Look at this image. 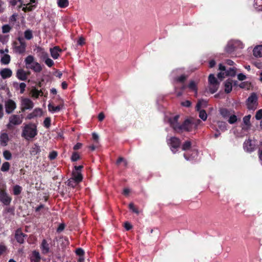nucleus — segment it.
<instances>
[{"label":"nucleus","mask_w":262,"mask_h":262,"mask_svg":"<svg viewBox=\"0 0 262 262\" xmlns=\"http://www.w3.org/2000/svg\"><path fill=\"white\" fill-rule=\"evenodd\" d=\"M225 91L227 93H230L232 90V80L228 79L225 82Z\"/></svg>","instance_id":"obj_28"},{"label":"nucleus","mask_w":262,"mask_h":262,"mask_svg":"<svg viewBox=\"0 0 262 262\" xmlns=\"http://www.w3.org/2000/svg\"><path fill=\"white\" fill-rule=\"evenodd\" d=\"M57 4L58 6L61 8H64L69 5L68 0H57Z\"/></svg>","instance_id":"obj_37"},{"label":"nucleus","mask_w":262,"mask_h":262,"mask_svg":"<svg viewBox=\"0 0 262 262\" xmlns=\"http://www.w3.org/2000/svg\"><path fill=\"white\" fill-rule=\"evenodd\" d=\"M32 97L36 98H38L39 95H43V93L41 90H38L36 89H33L31 91Z\"/></svg>","instance_id":"obj_40"},{"label":"nucleus","mask_w":262,"mask_h":262,"mask_svg":"<svg viewBox=\"0 0 262 262\" xmlns=\"http://www.w3.org/2000/svg\"><path fill=\"white\" fill-rule=\"evenodd\" d=\"M40 151V146L37 144L33 145L30 150V153L32 155H36Z\"/></svg>","instance_id":"obj_36"},{"label":"nucleus","mask_w":262,"mask_h":262,"mask_svg":"<svg viewBox=\"0 0 262 262\" xmlns=\"http://www.w3.org/2000/svg\"><path fill=\"white\" fill-rule=\"evenodd\" d=\"M76 253L79 256L83 255L84 254V251L81 248H78L76 250Z\"/></svg>","instance_id":"obj_62"},{"label":"nucleus","mask_w":262,"mask_h":262,"mask_svg":"<svg viewBox=\"0 0 262 262\" xmlns=\"http://www.w3.org/2000/svg\"><path fill=\"white\" fill-rule=\"evenodd\" d=\"M18 40L19 42V45L15 46L14 49L16 52L21 54L25 51L26 45L22 37H18Z\"/></svg>","instance_id":"obj_15"},{"label":"nucleus","mask_w":262,"mask_h":262,"mask_svg":"<svg viewBox=\"0 0 262 262\" xmlns=\"http://www.w3.org/2000/svg\"><path fill=\"white\" fill-rule=\"evenodd\" d=\"M259 158L261 162L262 165V142L260 144V147L259 150Z\"/></svg>","instance_id":"obj_64"},{"label":"nucleus","mask_w":262,"mask_h":262,"mask_svg":"<svg viewBox=\"0 0 262 262\" xmlns=\"http://www.w3.org/2000/svg\"><path fill=\"white\" fill-rule=\"evenodd\" d=\"M24 36L26 39L30 40L33 37L32 32L28 29L25 31Z\"/></svg>","instance_id":"obj_43"},{"label":"nucleus","mask_w":262,"mask_h":262,"mask_svg":"<svg viewBox=\"0 0 262 262\" xmlns=\"http://www.w3.org/2000/svg\"><path fill=\"white\" fill-rule=\"evenodd\" d=\"M192 122L194 126V128L196 129L198 126L200 124L201 121L199 119H190Z\"/></svg>","instance_id":"obj_57"},{"label":"nucleus","mask_w":262,"mask_h":262,"mask_svg":"<svg viewBox=\"0 0 262 262\" xmlns=\"http://www.w3.org/2000/svg\"><path fill=\"white\" fill-rule=\"evenodd\" d=\"M51 125V119L49 117L46 118L43 121V125L46 128H49Z\"/></svg>","instance_id":"obj_50"},{"label":"nucleus","mask_w":262,"mask_h":262,"mask_svg":"<svg viewBox=\"0 0 262 262\" xmlns=\"http://www.w3.org/2000/svg\"><path fill=\"white\" fill-rule=\"evenodd\" d=\"M36 5V2L35 0H30L29 3L27 4H24V7L23 10L25 11H31L35 8Z\"/></svg>","instance_id":"obj_19"},{"label":"nucleus","mask_w":262,"mask_h":262,"mask_svg":"<svg viewBox=\"0 0 262 262\" xmlns=\"http://www.w3.org/2000/svg\"><path fill=\"white\" fill-rule=\"evenodd\" d=\"M20 106L22 111H25L26 110H31L34 106L33 101L27 98H21L20 101Z\"/></svg>","instance_id":"obj_8"},{"label":"nucleus","mask_w":262,"mask_h":262,"mask_svg":"<svg viewBox=\"0 0 262 262\" xmlns=\"http://www.w3.org/2000/svg\"><path fill=\"white\" fill-rule=\"evenodd\" d=\"M228 122L230 124H233L235 123L237 121V117L235 115H232V114L230 115V116L228 117Z\"/></svg>","instance_id":"obj_46"},{"label":"nucleus","mask_w":262,"mask_h":262,"mask_svg":"<svg viewBox=\"0 0 262 262\" xmlns=\"http://www.w3.org/2000/svg\"><path fill=\"white\" fill-rule=\"evenodd\" d=\"M2 29L3 33H7L10 31L11 27L9 25H5L2 26Z\"/></svg>","instance_id":"obj_48"},{"label":"nucleus","mask_w":262,"mask_h":262,"mask_svg":"<svg viewBox=\"0 0 262 262\" xmlns=\"http://www.w3.org/2000/svg\"><path fill=\"white\" fill-rule=\"evenodd\" d=\"M79 159L80 156L77 152H74L73 153L72 156L71 157V160L72 161H76Z\"/></svg>","instance_id":"obj_51"},{"label":"nucleus","mask_w":262,"mask_h":262,"mask_svg":"<svg viewBox=\"0 0 262 262\" xmlns=\"http://www.w3.org/2000/svg\"><path fill=\"white\" fill-rule=\"evenodd\" d=\"M129 208L134 213L136 214H139V212L138 210L135 208L133 203H130L129 204Z\"/></svg>","instance_id":"obj_52"},{"label":"nucleus","mask_w":262,"mask_h":262,"mask_svg":"<svg viewBox=\"0 0 262 262\" xmlns=\"http://www.w3.org/2000/svg\"><path fill=\"white\" fill-rule=\"evenodd\" d=\"M199 112V117L203 120L206 121L207 118V115L206 111L204 110L200 109V111H197Z\"/></svg>","instance_id":"obj_39"},{"label":"nucleus","mask_w":262,"mask_h":262,"mask_svg":"<svg viewBox=\"0 0 262 262\" xmlns=\"http://www.w3.org/2000/svg\"><path fill=\"white\" fill-rule=\"evenodd\" d=\"M48 107L49 111L51 112L52 113H55L56 112H59L61 108V107L60 105L55 106L51 103H49L48 104Z\"/></svg>","instance_id":"obj_30"},{"label":"nucleus","mask_w":262,"mask_h":262,"mask_svg":"<svg viewBox=\"0 0 262 262\" xmlns=\"http://www.w3.org/2000/svg\"><path fill=\"white\" fill-rule=\"evenodd\" d=\"M194 128L192 121L190 119H187L181 125L180 132L183 130L190 132Z\"/></svg>","instance_id":"obj_11"},{"label":"nucleus","mask_w":262,"mask_h":262,"mask_svg":"<svg viewBox=\"0 0 262 262\" xmlns=\"http://www.w3.org/2000/svg\"><path fill=\"white\" fill-rule=\"evenodd\" d=\"M167 143L170 147L172 152L176 153L180 146V141L178 138L173 137L167 139Z\"/></svg>","instance_id":"obj_7"},{"label":"nucleus","mask_w":262,"mask_h":262,"mask_svg":"<svg viewBox=\"0 0 262 262\" xmlns=\"http://www.w3.org/2000/svg\"><path fill=\"white\" fill-rule=\"evenodd\" d=\"M243 48L244 45L241 41L231 40L228 42L225 48V51L228 53H231L238 49H242Z\"/></svg>","instance_id":"obj_3"},{"label":"nucleus","mask_w":262,"mask_h":262,"mask_svg":"<svg viewBox=\"0 0 262 262\" xmlns=\"http://www.w3.org/2000/svg\"><path fill=\"white\" fill-rule=\"evenodd\" d=\"M37 135L36 126L32 123L26 124L24 126L21 134V136L25 139L29 140L34 138Z\"/></svg>","instance_id":"obj_1"},{"label":"nucleus","mask_w":262,"mask_h":262,"mask_svg":"<svg viewBox=\"0 0 262 262\" xmlns=\"http://www.w3.org/2000/svg\"><path fill=\"white\" fill-rule=\"evenodd\" d=\"M209 84L219 83L213 74H210L208 77Z\"/></svg>","instance_id":"obj_42"},{"label":"nucleus","mask_w":262,"mask_h":262,"mask_svg":"<svg viewBox=\"0 0 262 262\" xmlns=\"http://www.w3.org/2000/svg\"><path fill=\"white\" fill-rule=\"evenodd\" d=\"M25 235L20 230H17L15 233V238L16 241L20 244H22L24 242Z\"/></svg>","instance_id":"obj_24"},{"label":"nucleus","mask_w":262,"mask_h":262,"mask_svg":"<svg viewBox=\"0 0 262 262\" xmlns=\"http://www.w3.org/2000/svg\"><path fill=\"white\" fill-rule=\"evenodd\" d=\"M11 60V57L9 55L6 53L5 54L2 55L1 58V62L3 64H8Z\"/></svg>","instance_id":"obj_27"},{"label":"nucleus","mask_w":262,"mask_h":262,"mask_svg":"<svg viewBox=\"0 0 262 262\" xmlns=\"http://www.w3.org/2000/svg\"><path fill=\"white\" fill-rule=\"evenodd\" d=\"M207 101L201 99L199 100L196 105V110L200 111L201 108H205L207 107Z\"/></svg>","instance_id":"obj_29"},{"label":"nucleus","mask_w":262,"mask_h":262,"mask_svg":"<svg viewBox=\"0 0 262 262\" xmlns=\"http://www.w3.org/2000/svg\"><path fill=\"white\" fill-rule=\"evenodd\" d=\"M78 184V182H77L76 181H75L72 178L68 181V185L72 187H76Z\"/></svg>","instance_id":"obj_49"},{"label":"nucleus","mask_w":262,"mask_h":262,"mask_svg":"<svg viewBox=\"0 0 262 262\" xmlns=\"http://www.w3.org/2000/svg\"><path fill=\"white\" fill-rule=\"evenodd\" d=\"M23 121V116L20 115H12L9 118V122L7 127L9 129H12L15 126L21 124Z\"/></svg>","instance_id":"obj_5"},{"label":"nucleus","mask_w":262,"mask_h":262,"mask_svg":"<svg viewBox=\"0 0 262 262\" xmlns=\"http://www.w3.org/2000/svg\"><path fill=\"white\" fill-rule=\"evenodd\" d=\"M237 78L239 80H244L246 79V76L244 74L240 73L237 75Z\"/></svg>","instance_id":"obj_63"},{"label":"nucleus","mask_w":262,"mask_h":262,"mask_svg":"<svg viewBox=\"0 0 262 262\" xmlns=\"http://www.w3.org/2000/svg\"><path fill=\"white\" fill-rule=\"evenodd\" d=\"M121 162H123L124 166H126L127 165L126 161L124 159H123V158H121V157L119 158L118 159V160L117 161V164H119Z\"/></svg>","instance_id":"obj_60"},{"label":"nucleus","mask_w":262,"mask_h":262,"mask_svg":"<svg viewBox=\"0 0 262 262\" xmlns=\"http://www.w3.org/2000/svg\"><path fill=\"white\" fill-rule=\"evenodd\" d=\"M253 54L256 57H262V45L256 46L253 50Z\"/></svg>","instance_id":"obj_23"},{"label":"nucleus","mask_w":262,"mask_h":262,"mask_svg":"<svg viewBox=\"0 0 262 262\" xmlns=\"http://www.w3.org/2000/svg\"><path fill=\"white\" fill-rule=\"evenodd\" d=\"M191 104V103L189 100H186L181 103V105L185 107H189Z\"/></svg>","instance_id":"obj_61"},{"label":"nucleus","mask_w":262,"mask_h":262,"mask_svg":"<svg viewBox=\"0 0 262 262\" xmlns=\"http://www.w3.org/2000/svg\"><path fill=\"white\" fill-rule=\"evenodd\" d=\"M219 70L221 72L218 74L217 77L221 80L226 76L233 77L236 75V70L234 68H230L226 70V67L222 64L219 65Z\"/></svg>","instance_id":"obj_4"},{"label":"nucleus","mask_w":262,"mask_h":262,"mask_svg":"<svg viewBox=\"0 0 262 262\" xmlns=\"http://www.w3.org/2000/svg\"><path fill=\"white\" fill-rule=\"evenodd\" d=\"M26 87V84L25 83L21 82V83H19V89H20V93L21 94L24 93V92H25Z\"/></svg>","instance_id":"obj_55"},{"label":"nucleus","mask_w":262,"mask_h":262,"mask_svg":"<svg viewBox=\"0 0 262 262\" xmlns=\"http://www.w3.org/2000/svg\"><path fill=\"white\" fill-rule=\"evenodd\" d=\"M219 86V83L209 84L208 90L211 94H213L217 91Z\"/></svg>","instance_id":"obj_33"},{"label":"nucleus","mask_w":262,"mask_h":262,"mask_svg":"<svg viewBox=\"0 0 262 262\" xmlns=\"http://www.w3.org/2000/svg\"><path fill=\"white\" fill-rule=\"evenodd\" d=\"M251 116L248 115L246 116L243 118V122L244 124L247 126V128H249L250 126V120Z\"/></svg>","instance_id":"obj_45"},{"label":"nucleus","mask_w":262,"mask_h":262,"mask_svg":"<svg viewBox=\"0 0 262 262\" xmlns=\"http://www.w3.org/2000/svg\"><path fill=\"white\" fill-rule=\"evenodd\" d=\"M258 105L257 97L255 93H252L247 100V105L249 110H254Z\"/></svg>","instance_id":"obj_6"},{"label":"nucleus","mask_w":262,"mask_h":262,"mask_svg":"<svg viewBox=\"0 0 262 262\" xmlns=\"http://www.w3.org/2000/svg\"><path fill=\"white\" fill-rule=\"evenodd\" d=\"M82 176L81 171H73L72 179L76 181L78 183L82 180Z\"/></svg>","instance_id":"obj_25"},{"label":"nucleus","mask_w":262,"mask_h":262,"mask_svg":"<svg viewBox=\"0 0 262 262\" xmlns=\"http://www.w3.org/2000/svg\"><path fill=\"white\" fill-rule=\"evenodd\" d=\"M179 115H176L169 119V123L173 129L177 132H180L181 125L178 123Z\"/></svg>","instance_id":"obj_12"},{"label":"nucleus","mask_w":262,"mask_h":262,"mask_svg":"<svg viewBox=\"0 0 262 262\" xmlns=\"http://www.w3.org/2000/svg\"><path fill=\"white\" fill-rule=\"evenodd\" d=\"M31 262H39L40 259V254L36 251L32 252L30 257Z\"/></svg>","instance_id":"obj_26"},{"label":"nucleus","mask_w":262,"mask_h":262,"mask_svg":"<svg viewBox=\"0 0 262 262\" xmlns=\"http://www.w3.org/2000/svg\"><path fill=\"white\" fill-rule=\"evenodd\" d=\"M181 69L173 70L171 74V76L173 78L174 81L179 82H183L186 80L187 77L183 74L178 76V74H181Z\"/></svg>","instance_id":"obj_10"},{"label":"nucleus","mask_w":262,"mask_h":262,"mask_svg":"<svg viewBox=\"0 0 262 262\" xmlns=\"http://www.w3.org/2000/svg\"><path fill=\"white\" fill-rule=\"evenodd\" d=\"M220 113L222 116L225 119L228 118L231 114L230 111L224 108L220 109Z\"/></svg>","instance_id":"obj_32"},{"label":"nucleus","mask_w":262,"mask_h":262,"mask_svg":"<svg viewBox=\"0 0 262 262\" xmlns=\"http://www.w3.org/2000/svg\"><path fill=\"white\" fill-rule=\"evenodd\" d=\"M255 118L256 120H260L262 118V109H260L257 111L255 115Z\"/></svg>","instance_id":"obj_56"},{"label":"nucleus","mask_w":262,"mask_h":262,"mask_svg":"<svg viewBox=\"0 0 262 262\" xmlns=\"http://www.w3.org/2000/svg\"><path fill=\"white\" fill-rule=\"evenodd\" d=\"M40 249L43 254H47L50 251V247L49 244L47 243L46 239H43L40 245Z\"/></svg>","instance_id":"obj_22"},{"label":"nucleus","mask_w":262,"mask_h":262,"mask_svg":"<svg viewBox=\"0 0 262 262\" xmlns=\"http://www.w3.org/2000/svg\"><path fill=\"white\" fill-rule=\"evenodd\" d=\"M50 51L51 56L54 59L58 58L59 56V52H61V49H60L58 47H54L53 48H51Z\"/></svg>","instance_id":"obj_20"},{"label":"nucleus","mask_w":262,"mask_h":262,"mask_svg":"<svg viewBox=\"0 0 262 262\" xmlns=\"http://www.w3.org/2000/svg\"><path fill=\"white\" fill-rule=\"evenodd\" d=\"M25 63L27 69H31L35 72L39 73L42 70L40 64L34 60L32 55H29L25 58Z\"/></svg>","instance_id":"obj_2"},{"label":"nucleus","mask_w":262,"mask_h":262,"mask_svg":"<svg viewBox=\"0 0 262 262\" xmlns=\"http://www.w3.org/2000/svg\"><path fill=\"white\" fill-rule=\"evenodd\" d=\"M3 156L7 160H9L12 158V155L9 150H5L3 152Z\"/></svg>","instance_id":"obj_47"},{"label":"nucleus","mask_w":262,"mask_h":262,"mask_svg":"<svg viewBox=\"0 0 262 262\" xmlns=\"http://www.w3.org/2000/svg\"><path fill=\"white\" fill-rule=\"evenodd\" d=\"M16 77L20 80H25L27 78V75L24 70L18 69L16 72Z\"/></svg>","instance_id":"obj_21"},{"label":"nucleus","mask_w":262,"mask_h":262,"mask_svg":"<svg viewBox=\"0 0 262 262\" xmlns=\"http://www.w3.org/2000/svg\"><path fill=\"white\" fill-rule=\"evenodd\" d=\"M255 141L248 139L244 143V148L245 150L251 152L255 149Z\"/></svg>","instance_id":"obj_16"},{"label":"nucleus","mask_w":262,"mask_h":262,"mask_svg":"<svg viewBox=\"0 0 262 262\" xmlns=\"http://www.w3.org/2000/svg\"><path fill=\"white\" fill-rule=\"evenodd\" d=\"M12 201V198L9 196L5 190H0V202L5 205H9Z\"/></svg>","instance_id":"obj_9"},{"label":"nucleus","mask_w":262,"mask_h":262,"mask_svg":"<svg viewBox=\"0 0 262 262\" xmlns=\"http://www.w3.org/2000/svg\"><path fill=\"white\" fill-rule=\"evenodd\" d=\"M84 43H85V40H84V38L81 36L79 38L78 40H77L78 45L82 46L84 44Z\"/></svg>","instance_id":"obj_59"},{"label":"nucleus","mask_w":262,"mask_h":262,"mask_svg":"<svg viewBox=\"0 0 262 262\" xmlns=\"http://www.w3.org/2000/svg\"><path fill=\"white\" fill-rule=\"evenodd\" d=\"M198 155V150L195 149H192L190 151L185 152L184 154L185 159L187 161H192L195 160Z\"/></svg>","instance_id":"obj_14"},{"label":"nucleus","mask_w":262,"mask_h":262,"mask_svg":"<svg viewBox=\"0 0 262 262\" xmlns=\"http://www.w3.org/2000/svg\"><path fill=\"white\" fill-rule=\"evenodd\" d=\"M0 75L3 79L9 78L12 75V71L10 69L4 68L0 70Z\"/></svg>","instance_id":"obj_18"},{"label":"nucleus","mask_w":262,"mask_h":262,"mask_svg":"<svg viewBox=\"0 0 262 262\" xmlns=\"http://www.w3.org/2000/svg\"><path fill=\"white\" fill-rule=\"evenodd\" d=\"M192 148H191V143L190 141H186L182 145V150L187 151H190Z\"/></svg>","instance_id":"obj_35"},{"label":"nucleus","mask_w":262,"mask_h":262,"mask_svg":"<svg viewBox=\"0 0 262 262\" xmlns=\"http://www.w3.org/2000/svg\"><path fill=\"white\" fill-rule=\"evenodd\" d=\"M217 123L218 128L220 130L224 132L227 130V124L226 122L223 121H218Z\"/></svg>","instance_id":"obj_38"},{"label":"nucleus","mask_w":262,"mask_h":262,"mask_svg":"<svg viewBox=\"0 0 262 262\" xmlns=\"http://www.w3.org/2000/svg\"><path fill=\"white\" fill-rule=\"evenodd\" d=\"M9 141L8 134L6 132H2L0 134V144L3 146L7 145Z\"/></svg>","instance_id":"obj_17"},{"label":"nucleus","mask_w":262,"mask_h":262,"mask_svg":"<svg viewBox=\"0 0 262 262\" xmlns=\"http://www.w3.org/2000/svg\"><path fill=\"white\" fill-rule=\"evenodd\" d=\"M10 164L8 162H4L1 167V170L3 172L8 171L10 168Z\"/></svg>","instance_id":"obj_44"},{"label":"nucleus","mask_w":262,"mask_h":262,"mask_svg":"<svg viewBox=\"0 0 262 262\" xmlns=\"http://www.w3.org/2000/svg\"><path fill=\"white\" fill-rule=\"evenodd\" d=\"M188 88L190 91L195 93V96H197V87L196 84L194 81H191L188 85Z\"/></svg>","instance_id":"obj_34"},{"label":"nucleus","mask_w":262,"mask_h":262,"mask_svg":"<svg viewBox=\"0 0 262 262\" xmlns=\"http://www.w3.org/2000/svg\"><path fill=\"white\" fill-rule=\"evenodd\" d=\"M42 114V111L40 108H35L32 113L29 115V118H32L35 117L41 116Z\"/></svg>","instance_id":"obj_31"},{"label":"nucleus","mask_w":262,"mask_h":262,"mask_svg":"<svg viewBox=\"0 0 262 262\" xmlns=\"http://www.w3.org/2000/svg\"><path fill=\"white\" fill-rule=\"evenodd\" d=\"M57 156V152L55 151H51L49 155V158L50 160H52L55 159Z\"/></svg>","instance_id":"obj_54"},{"label":"nucleus","mask_w":262,"mask_h":262,"mask_svg":"<svg viewBox=\"0 0 262 262\" xmlns=\"http://www.w3.org/2000/svg\"><path fill=\"white\" fill-rule=\"evenodd\" d=\"M5 106L6 112L7 114L11 113L16 107L15 102L11 99H8V100L6 101L5 103Z\"/></svg>","instance_id":"obj_13"},{"label":"nucleus","mask_w":262,"mask_h":262,"mask_svg":"<svg viewBox=\"0 0 262 262\" xmlns=\"http://www.w3.org/2000/svg\"><path fill=\"white\" fill-rule=\"evenodd\" d=\"M45 63L49 67H51L54 64V61L50 58H46Z\"/></svg>","instance_id":"obj_53"},{"label":"nucleus","mask_w":262,"mask_h":262,"mask_svg":"<svg viewBox=\"0 0 262 262\" xmlns=\"http://www.w3.org/2000/svg\"><path fill=\"white\" fill-rule=\"evenodd\" d=\"M22 191V188L19 185H15L13 187V193L14 195H18Z\"/></svg>","instance_id":"obj_41"},{"label":"nucleus","mask_w":262,"mask_h":262,"mask_svg":"<svg viewBox=\"0 0 262 262\" xmlns=\"http://www.w3.org/2000/svg\"><path fill=\"white\" fill-rule=\"evenodd\" d=\"M7 250V247L4 244H0V256L2 255Z\"/></svg>","instance_id":"obj_58"}]
</instances>
